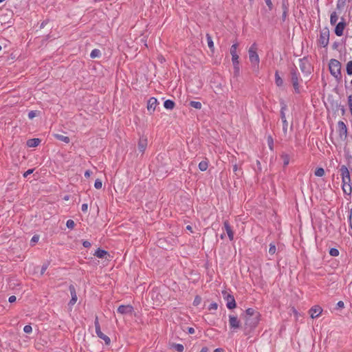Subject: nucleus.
Instances as JSON below:
<instances>
[{
	"instance_id": "f257e3e1",
	"label": "nucleus",
	"mask_w": 352,
	"mask_h": 352,
	"mask_svg": "<svg viewBox=\"0 0 352 352\" xmlns=\"http://www.w3.org/2000/svg\"><path fill=\"white\" fill-rule=\"evenodd\" d=\"M337 133L338 136L336 138V142H333L335 145L337 143L340 144L344 142L347 138L348 129L344 122L339 121L338 122Z\"/></svg>"
},
{
	"instance_id": "f03ea898",
	"label": "nucleus",
	"mask_w": 352,
	"mask_h": 352,
	"mask_svg": "<svg viewBox=\"0 0 352 352\" xmlns=\"http://www.w3.org/2000/svg\"><path fill=\"white\" fill-rule=\"evenodd\" d=\"M331 74L337 79H340L341 75V63L336 59H331L329 63Z\"/></svg>"
},
{
	"instance_id": "7ed1b4c3",
	"label": "nucleus",
	"mask_w": 352,
	"mask_h": 352,
	"mask_svg": "<svg viewBox=\"0 0 352 352\" xmlns=\"http://www.w3.org/2000/svg\"><path fill=\"white\" fill-rule=\"evenodd\" d=\"M340 175L342 177V188L343 190V192H346V185L349 186V184H351V177L349 171L347 168V167L345 165H342L340 167Z\"/></svg>"
},
{
	"instance_id": "20e7f679",
	"label": "nucleus",
	"mask_w": 352,
	"mask_h": 352,
	"mask_svg": "<svg viewBox=\"0 0 352 352\" xmlns=\"http://www.w3.org/2000/svg\"><path fill=\"white\" fill-rule=\"evenodd\" d=\"M256 45L254 43L249 49L248 54H249V58L251 62V63L254 66L258 68V64H259V56L256 52Z\"/></svg>"
},
{
	"instance_id": "39448f33",
	"label": "nucleus",
	"mask_w": 352,
	"mask_h": 352,
	"mask_svg": "<svg viewBox=\"0 0 352 352\" xmlns=\"http://www.w3.org/2000/svg\"><path fill=\"white\" fill-rule=\"evenodd\" d=\"M280 118L283 122V132L286 135L287 133V129H288V122L287 121L286 116H285V111L287 109V104L285 103L284 101L280 102Z\"/></svg>"
},
{
	"instance_id": "423d86ee",
	"label": "nucleus",
	"mask_w": 352,
	"mask_h": 352,
	"mask_svg": "<svg viewBox=\"0 0 352 352\" xmlns=\"http://www.w3.org/2000/svg\"><path fill=\"white\" fill-rule=\"evenodd\" d=\"M94 324H95L96 333L98 337L100 338V339L103 340L107 345H109L111 343V340L107 336L104 335L101 331L100 326L98 318L97 316L96 317V319L94 321Z\"/></svg>"
},
{
	"instance_id": "0eeeda50",
	"label": "nucleus",
	"mask_w": 352,
	"mask_h": 352,
	"mask_svg": "<svg viewBox=\"0 0 352 352\" xmlns=\"http://www.w3.org/2000/svg\"><path fill=\"white\" fill-rule=\"evenodd\" d=\"M223 297L224 300L226 302V307L229 309H233L236 307V303L234 299V297L232 295L227 293L226 292H223Z\"/></svg>"
},
{
	"instance_id": "6e6552de",
	"label": "nucleus",
	"mask_w": 352,
	"mask_h": 352,
	"mask_svg": "<svg viewBox=\"0 0 352 352\" xmlns=\"http://www.w3.org/2000/svg\"><path fill=\"white\" fill-rule=\"evenodd\" d=\"M329 40V32L328 30H322L320 33L318 43L321 47H325L328 45Z\"/></svg>"
},
{
	"instance_id": "1a4fd4ad",
	"label": "nucleus",
	"mask_w": 352,
	"mask_h": 352,
	"mask_svg": "<svg viewBox=\"0 0 352 352\" xmlns=\"http://www.w3.org/2000/svg\"><path fill=\"white\" fill-rule=\"evenodd\" d=\"M299 67L302 72L305 74H310L311 67L307 58L300 59Z\"/></svg>"
},
{
	"instance_id": "9d476101",
	"label": "nucleus",
	"mask_w": 352,
	"mask_h": 352,
	"mask_svg": "<svg viewBox=\"0 0 352 352\" xmlns=\"http://www.w3.org/2000/svg\"><path fill=\"white\" fill-rule=\"evenodd\" d=\"M158 104L157 100L155 98L151 97L148 99L146 108L150 114L153 113Z\"/></svg>"
},
{
	"instance_id": "9b49d317",
	"label": "nucleus",
	"mask_w": 352,
	"mask_h": 352,
	"mask_svg": "<svg viewBox=\"0 0 352 352\" xmlns=\"http://www.w3.org/2000/svg\"><path fill=\"white\" fill-rule=\"evenodd\" d=\"M291 80H292L293 87L295 89V91L296 93H299L300 89H299V83H298V76L295 71L291 72Z\"/></svg>"
},
{
	"instance_id": "f8f14e48",
	"label": "nucleus",
	"mask_w": 352,
	"mask_h": 352,
	"mask_svg": "<svg viewBox=\"0 0 352 352\" xmlns=\"http://www.w3.org/2000/svg\"><path fill=\"white\" fill-rule=\"evenodd\" d=\"M322 312V309L319 305H316L311 307L309 310V314L311 318L319 317Z\"/></svg>"
},
{
	"instance_id": "ddd939ff",
	"label": "nucleus",
	"mask_w": 352,
	"mask_h": 352,
	"mask_svg": "<svg viewBox=\"0 0 352 352\" xmlns=\"http://www.w3.org/2000/svg\"><path fill=\"white\" fill-rule=\"evenodd\" d=\"M346 28V23L344 22V19H342V21L339 22L335 28V34L338 36H341L343 35L344 30Z\"/></svg>"
},
{
	"instance_id": "4468645a",
	"label": "nucleus",
	"mask_w": 352,
	"mask_h": 352,
	"mask_svg": "<svg viewBox=\"0 0 352 352\" xmlns=\"http://www.w3.org/2000/svg\"><path fill=\"white\" fill-rule=\"evenodd\" d=\"M230 327L233 329L239 328L240 322L238 318L234 316H230L229 317Z\"/></svg>"
},
{
	"instance_id": "2eb2a0df",
	"label": "nucleus",
	"mask_w": 352,
	"mask_h": 352,
	"mask_svg": "<svg viewBox=\"0 0 352 352\" xmlns=\"http://www.w3.org/2000/svg\"><path fill=\"white\" fill-rule=\"evenodd\" d=\"M147 146V139L144 137H141L138 142V150L140 153H144Z\"/></svg>"
},
{
	"instance_id": "dca6fc26",
	"label": "nucleus",
	"mask_w": 352,
	"mask_h": 352,
	"mask_svg": "<svg viewBox=\"0 0 352 352\" xmlns=\"http://www.w3.org/2000/svg\"><path fill=\"white\" fill-rule=\"evenodd\" d=\"M118 312L120 314H132L133 307L131 305H120L118 308Z\"/></svg>"
},
{
	"instance_id": "f3484780",
	"label": "nucleus",
	"mask_w": 352,
	"mask_h": 352,
	"mask_svg": "<svg viewBox=\"0 0 352 352\" xmlns=\"http://www.w3.org/2000/svg\"><path fill=\"white\" fill-rule=\"evenodd\" d=\"M233 69H234V76L237 77L240 74V65L239 59L232 60Z\"/></svg>"
},
{
	"instance_id": "a211bd4d",
	"label": "nucleus",
	"mask_w": 352,
	"mask_h": 352,
	"mask_svg": "<svg viewBox=\"0 0 352 352\" xmlns=\"http://www.w3.org/2000/svg\"><path fill=\"white\" fill-rule=\"evenodd\" d=\"M238 44L234 43L230 47V54L232 55V60L234 59H239V55L237 54L236 50H237Z\"/></svg>"
},
{
	"instance_id": "6ab92c4d",
	"label": "nucleus",
	"mask_w": 352,
	"mask_h": 352,
	"mask_svg": "<svg viewBox=\"0 0 352 352\" xmlns=\"http://www.w3.org/2000/svg\"><path fill=\"white\" fill-rule=\"evenodd\" d=\"M41 140L39 138L30 139L27 141V146L29 147H36L38 146Z\"/></svg>"
},
{
	"instance_id": "aec40b11",
	"label": "nucleus",
	"mask_w": 352,
	"mask_h": 352,
	"mask_svg": "<svg viewBox=\"0 0 352 352\" xmlns=\"http://www.w3.org/2000/svg\"><path fill=\"white\" fill-rule=\"evenodd\" d=\"M70 293L72 295V299L70 300V304L74 305L77 301V296L76 293L75 288L73 285H70L69 287Z\"/></svg>"
},
{
	"instance_id": "412c9836",
	"label": "nucleus",
	"mask_w": 352,
	"mask_h": 352,
	"mask_svg": "<svg viewBox=\"0 0 352 352\" xmlns=\"http://www.w3.org/2000/svg\"><path fill=\"white\" fill-rule=\"evenodd\" d=\"M175 106V102L173 101L172 100L168 99V100H165L164 102V108L166 109H168V110L173 109Z\"/></svg>"
},
{
	"instance_id": "4be33fe9",
	"label": "nucleus",
	"mask_w": 352,
	"mask_h": 352,
	"mask_svg": "<svg viewBox=\"0 0 352 352\" xmlns=\"http://www.w3.org/2000/svg\"><path fill=\"white\" fill-rule=\"evenodd\" d=\"M225 228H226V230L227 232V234L228 235V237H229L230 240V241L233 240V239H234V233H233L230 226H229V224L226 221L225 223Z\"/></svg>"
},
{
	"instance_id": "5701e85b",
	"label": "nucleus",
	"mask_w": 352,
	"mask_h": 352,
	"mask_svg": "<svg viewBox=\"0 0 352 352\" xmlns=\"http://www.w3.org/2000/svg\"><path fill=\"white\" fill-rule=\"evenodd\" d=\"M107 254H108V252L107 251L101 250V249H98L96 251L94 256H96L98 258H104L105 256Z\"/></svg>"
},
{
	"instance_id": "b1692460",
	"label": "nucleus",
	"mask_w": 352,
	"mask_h": 352,
	"mask_svg": "<svg viewBox=\"0 0 352 352\" xmlns=\"http://www.w3.org/2000/svg\"><path fill=\"white\" fill-rule=\"evenodd\" d=\"M55 138L60 140V141H62L65 143H67L68 144L69 142H70V139L69 137L67 136H65L63 135H61V134H55Z\"/></svg>"
},
{
	"instance_id": "393cba45",
	"label": "nucleus",
	"mask_w": 352,
	"mask_h": 352,
	"mask_svg": "<svg viewBox=\"0 0 352 352\" xmlns=\"http://www.w3.org/2000/svg\"><path fill=\"white\" fill-rule=\"evenodd\" d=\"M338 20V16L336 12H333L330 16L331 25H335L337 23Z\"/></svg>"
},
{
	"instance_id": "a878e982",
	"label": "nucleus",
	"mask_w": 352,
	"mask_h": 352,
	"mask_svg": "<svg viewBox=\"0 0 352 352\" xmlns=\"http://www.w3.org/2000/svg\"><path fill=\"white\" fill-rule=\"evenodd\" d=\"M275 82L278 87H281L283 85V80L281 78V77L279 76V74L278 72H276V73H275Z\"/></svg>"
},
{
	"instance_id": "bb28decb",
	"label": "nucleus",
	"mask_w": 352,
	"mask_h": 352,
	"mask_svg": "<svg viewBox=\"0 0 352 352\" xmlns=\"http://www.w3.org/2000/svg\"><path fill=\"white\" fill-rule=\"evenodd\" d=\"M281 160H283L284 166H287L289 164L290 157L289 155L286 153H283L280 155Z\"/></svg>"
},
{
	"instance_id": "cd10ccee",
	"label": "nucleus",
	"mask_w": 352,
	"mask_h": 352,
	"mask_svg": "<svg viewBox=\"0 0 352 352\" xmlns=\"http://www.w3.org/2000/svg\"><path fill=\"white\" fill-rule=\"evenodd\" d=\"M101 55V52L98 49H94L91 51V54H90V56L91 58H98V57H100Z\"/></svg>"
},
{
	"instance_id": "c85d7f7f",
	"label": "nucleus",
	"mask_w": 352,
	"mask_h": 352,
	"mask_svg": "<svg viewBox=\"0 0 352 352\" xmlns=\"http://www.w3.org/2000/svg\"><path fill=\"white\" fill-rule=\"evenodd\" d=\"M190 106L195 109H200L202 107V104L200 102L198 101H190Z\"/></svg>"
},
{
	"instance_id": "c756f323",
	"label": "nucleus",
	"mask_w": 352,
	"mask_h": 352,
	"mask_svg": "<svg viewBox=\"0 0 352 352\" xmlns=\"http://www.w3.org/2000/svg\"><path fill=\"white\" fill-rule=\"evenodd\" d=\"M324 170L322 168H318L316 169L314 174L317 177H322L324 175Z\"/></svg>"
},
{
	"instance_id": "7c9ffc66",
	"label": "nucleus",
	"mask_w": 352,
	"mask_h": 352,
	"mask_svg": "<svg viewBox=\"0 0 352 352\" xmlns=\"http://www.w3.org/2000/svg\"><path fill=\"white\" fill-rule=\"evenodd\" d=\"M199 168L201 171H205L208 168V162L206 161H201L199 164Z\"/></svg>"
},
{
	"instance_id": "2f4dec72",
	"label": "nucleus",
	"mask_w": 352,
	"mask_h": 352,
	"mask_svg": "<svg viewBox=\"0 0 352 352\" xmlns=\"http://www.w3.org/2000/svg\"><path fill=\"white\" fill-rule=\"evenodd\" d=\"M173 347L178 352H183L184 350V346L182 344H174Z\"/></svg>"
},
{
	"instance_id": "473e14b6",
	"label": "nucleus",
	"mask_w": 352,
	"mask_h": 352,
	"mask_svg": "<svg viewBox=\"0 0 352 352\" xmlns=\"http://www.w3.org/2000/svg\"><path fill=\"white\" fill-rule=\"evenodd\" d=\"M346 70L348 75H352V60L347 63Z\"/></svg>"
},
{
	"instance_id": "72a5a7b5",
	"label": "nucleus",
	"mask_w": 352,
	"mask_h": 352,
	"mask_svg": "<svg viewBox=\"0 0 352 352\" xmlns=\"http://www.w3.org/2000/svg\"><path fill=\"white\" fill-rule=\"evenodd\" d=\"M276 251V245L274 243L270 244V248H269V254L271 255H273L275 254Z\"/></svg>"
},
{
	"instance_id": "f704fd0d",
	"label": "nucleus",
	"mask_w": 352,
	"mask_h": 352,
	"mask_svg": "<svg viewBox=\"0 0 352 352\" xmlns=\"http://www.w3.org/2000/svg\"><path fill=\"white\" fill-rule=\"evenodd\" d=\"M207 41H208V45L209 48L212 50L214 47V43H213L211 36H210L208 34H207Z\"/></svg>"
},
{
	"instance_id": "c9c22d12",
	"label": "nucleus",
	"mask_w": 352,
	"mask_h": 352,
	"mask_svg": "<svg viewBox=\"0 0 352 352\" xmlns=\"http://www.w3.org/2000/svg\"><path fill=\"white\" fill-rule=\"evenodd\" d=\"M102 181L100 179H97L96 181H95V183H94V187L96 188V189H100L102 188Z\"/></svg>"
},
{
	"instance_id": "e433bc0d",
	"label": "nucleus",
	"mask_w": 352,
	"mask_h": 352,
	"mask_svg": "<svg viewBox=\"0 0 352 352\" xmlns=\"http://www.w3.org/2000/svg\"><path fill=\"white\" fill-rule=\"evenodd\" d=\"M329 254L332 256H338L339 255V251L336 248H331L329 251Z\"/></svg>"
},
{
	"instance_id": "4c0bfd02",
	"label": "nucleus",
	"mask_w": 352,
	"mask_h": 352,
	"mask_svg": "<svg viewBox=\"0 0 352 352\" xmlns=\"http://www.w3.org/2000/svg\"><path fill=\"white\" fill-rule=\"evenodd\" d=\"M6 48H8V41L6 40L0 41V51Z\"/></svg>"
},
{
	"instance_id": "58836bf2",
	"label": "nucleus",
	"mask_w": 352,
	"mask_h": 352,
	"mask_svg": "<svg viewBox=\"0 0 352 352\" xmlns=\"http://www.w3.org/2000/svg\"><path fill=\"white\" fill-rule=\"evenodd\" d=\"M23 331L26 333H30L32 331V327L30 325H25L23 327Z\"/></svg>"
},
{
	"instance_id": "ea45409f",
	"label": "nucleus",
	"mask_w": 352,
	"mask_h": 352,
	"mask_svg": "<svg viewBox=\"0 0 352 352\" xmlns=\"http://www.w3.org/2000/svg\"><path fill=\"white\" fill-rule=\"evenodd\" d=\"M346 1V0H338L337 7L338 8H342L345 5Z\"/></svg>"
},
{
	"instance_id": "a19ab883",
	"label": "nucleus",
	"mask_w": 352,
	"mask_h": 352,
	"mask_svg": "<svg viewBox=\"0 0 352 352\" xmlns=\"http://www.w3.org/2000/svg\"><path fill=\"white\" fill-rule=\"evenodd\" d=\"M36 116V111H30L28 113V118L30 119H33Z\"/></svg>"
},
{
	"instance_id": "79ce46f5",
	"label": "nucleus",
	"mask_w": 352,
	"mask_h": 352,
	"mask_svg": "<svg viewBox=\"0 0 352 352\" xmlns=\"http://www.w3.org/2000/svg\"><path fill=\"white\" fill-rule=\"evenodd\" d=\"M34 171V169H28L23 173V177L26 178L29 175L32 174Z\"/></svg>"
},
{
	"instance_id": "37998d69",
	"label": "nucleus",
	"mask_w": 352,
	"mask_h": 352,
	"mask_svg": "<svg viewBox=\"0 0 352 352\" xmlns=\"http://www.w3.org/2000/svg\"><path fill=\"white\" fill-rule=\"evenodd\" d=\"M75 226L74 221H67V227L68 228L72 229Z\"/></svg>"
},
{
	"instance_id": "c03bdc74",
	"label": "nucleus",
	"mask_w": 352,
	"mask_h": 352,
	"mask_svg": "<svg viewBox=\"0 0 352 352\" xmlns=\"http://www.w3.org/2000/svg\"><path fill=\"white\" fill-rule=\"evenodd\" d=\"M348 107H352V95H349L347 97Z\"/></svg>"
},
{
	"instance_id": "a18cd8bd",
	"label": "nucleus",
	"mask_w": 352,
	"mask_h": 352,
	"mask_svg": "<svg viewBox=\"0 0 352 352\" xmlns=\"http://www.w3.org/2000/svg\"><path fill=\"white\" fill-rule=\"evenodd\" d=\"M218 308V305L217 303H212L210 305V307H209V309L211 310V309H217Z\"/></svg>"
},
{
	"instance_id": "49530a36",
	"label": "nucleus",
	"mask_w": 352,
	"mask_h": 352,
	"mask_svg": "<svg viewBox=\"0 0 352 352\" xmlns=\"http://www.w3.org/2000/svg\"><path fill=\"white\" fill-rule=\"evenodd\" d=\"M38 239H39L38 236L35 235V236H34L32 238V239H31V242H32L33 244H34L35 243H36V242L38 241Z\"/></svg>"
},
{
	"instance_id": "de8ad7c7",
	"label": "nucleus",
	"mask_w": 352,
	"mask_h": 352,
	"mask_svg": "<svg viewBox=\"0 0 352 352\" xmlns=\"http://www.w3.org/2000/svg\"><path fill=\"white\" fill-rule=\"evenodd\" d=\"M254 313V310L253 309L249 308L246 310V314L250 316H252Z\"/></svg>"
},
{
	"instance_id": "09e8293b",
	"label": "nucleus",
	"mask_w": 352,
	"mask_h": 352,
	"mask_svg": "<svg viewBox=\"0 0 352 352\" xmlns=\"http://www.w3.org/2000/svg\"><path fill=\"white\" fill-rule=\"evenodd\" d=\"M265 3L269 7L270 10L272 8V3L271 0H265Z\"/></svg>"
},
{
	"instance_id": "8fccbe9b",
	"label": "nucleus",
	"mask_w": 352,
	"mask_h": 352,
	"mask_svg": "<svg viewBox=\"0 0 352 352\" xmlns=\"http://www.w3.org/2000/svg\"><path fill=\"white\" fill-rule=\"evenodd\" d=\"M82 245L85 248H89L91 246V243L88 241H84Z\"/></svg>"
},
{
	"instance_id": "3c124183",
	"label": "nucleus",
	"mask_w": 352,
	"mask_h": 352,
	"mask_svg": "<svg viewBox=\"0 0 352 352\" xmlns=\"http://www.w3.org/2000/svg\"><path fill=\"white\" fill-rule=\"evenodd\" d=\"M16 296H10V297H9V298H8V301H9L10 302H11V303H12V302H15V301H16Z\"/></svg>"
},
{
	"instance_id": "603ef678",
	"label": "nucleus",
	"mask_w": 352,
	"mask_h": 352,
	"mask_svg": "<svg viewBox=\"0 0 352 352\" xmlns=\"http://www.w3.org/2000/svg\"><path fill=\"white\" fill-rule=\"evenodd\" d=\"M268 143H269V146H270V149H272L273 140H272V138L271 137L268 138Z\"/></svg>"
},
{
	"instance_id": "864d4df0",
	"label": "nucleus",
	"mask_w": 352,
	"mask_h": 352,
	"mask_svg": "<svg viewBox=\"0 0 352 352\" xmlns=\"http://www.w3.org/2000/svg\"><path fill=\"white\" fill-rule=\"evenodd\" d=\"M345 194L351 195L352 193V184H349V190H346V192H344Z\"/></svg>"
},
{
	"instance_id": "5fc2aeb1",
	"label": "nucleus",
	"mask_w": 352,
	"mask_h": 352,
	"mask_svg": "<svg viewBox=\"0 0 352 352\" xmlns=\"http://www.w3.org/2000/svg\"><path fill=\"white\" fill-rule=\"evenodd\" d=\"M87 208H88V206L87 204H83L82 205V207H81V209L83 212H86L87 210Z\"/></svg>"
},
{
	"instance_id": "6e6d98bb",
	"label": "nucleus",
	"mask_w": 352,
	"mask_h": 352,
	"mask_svg": "<svg viewBox=\"0 0 352 352\" xmlns=\"http://www.w3.org/2000/svg\"><path fill=\"white\" fill-rule=\"evenodd\" d=\"M337 306L340 308H343L344 306V302L343 301H339L338 303H337Z\"/></svg>"
},
{
	"instance_id": "4d7b16f0",
	"label": "nucleus",
	"mask_w": 352,
	"mask_h": 352,
	"mask_svg": "<svg viewBox=\"0 0 352 352\" xmlns=\"http://www.w3.org/2000/svg\"><path fill=\"white\" fill-rule=\"evenodd\" d=\"M48 23L47 20L43 21L40 25V28H43Z\"/></svg>"
},
{
	"instance_id": "13d9d810",
	"label": "nucleus",
	"mask_w": 352,
	"mask_h": 352,
	"mask_svg": "<svg viewBox=\"0 0 352 352\" xmlns=\"http://www.w3.org/2000/svg\"><path fill=\"white\" fill-rule=\"evenodd\" d=\"M47 268V265H43L42 269H41V274H43L45 273Z\"/></svg>"
},
{
	"instance_id": "bf43d9fd",
	"label": "nucleus",
	"mask_w": 352,
	"mask_h": 352,
	"mask_svg": "<svg viewBox=\"0 0 352 352\" xmlns=\"http://www.w3.org/2000/svg\"><path fill=\"white\" fill-rule=\"evenodd\" d=\"M91 175V171L90 170H86L85 173V177H89Z\"/></svg>"
},
{
	"instance_id": "052dcab7",
	"label": "nucleus",
	"mask_w": 352,
	"mask_h": 352,
	"mask_svg": "<svg viewBox=\"0 0 352 352\" xmlns=\"http://www.w3.org/2000/svg\"><path fill=\"white\" fill-rule=\"evenodd\" d=\"M186 229H187L188 230H189V231H190V232H191V233H192V232H193V231H192V226H186Z\"/></svg>"
},
{
	"instance_id": "680f3d73",
	"label": "nucleus",
	"mask_w": 352,
	"mask_h": 352,
	"mask_svg": "<svg viewBox=\"0 0 352 352\" xmlns=\"http://www.w3.org/2000/svg\"><path fill=\"white\" fill-rule=\"evenodd\" d=\"M286 16H287V9H285L284 10L283 14V20L285 19Z\"/></svg>"
},
{
	"instance_id": "e2e57ef3",
	"label": "nucleus",
	"mask_w": 352,
	"mask_h": 352,
	"mask_svg": "<svg viewBox=\"0 0 352 352\" xmlns=\"http://www.w3.org/2000/svg\"><path fill=\"white\" fill-rule=\"evenodd\" d=\"M188 332H189L190 333H194L195 330H194V329H193V328L190 327V328L188 329Z\"/></svg>"
},
{
	"instance_id": "0e129e2a",
	"label": "nucleus",
	"mask_w": 352,
	"mask_h": 352,
	"mask_svg": "<svg viewBox=\"0 0 352 352\" xmlns=\"http://www.w3.org/2000/svg\"><path fill=\"white\" fill-rule=\"evenodd\" d=\"M200 352H208V349L206 347H204L201 349Z\"/></svg>"
},
{
	"instance_id": "69168bd1",
	"label": "nucleus",
	"mask_w": 352,
	"mask_h": 352,
	"mask_svg": "<svg viewBox=\"0 0 352 352\" xmlns=\"http://www.w3.org/2000/svg\"><path fill=\"white\" fill-rule=\"evenodd\" d=\"M199 299H198L197 298H195V301H194V303L197 305V304L199 303Z\"/></svg>"
},
{
	"instance_id": "338daca9",
	"label": "nucleus",
	"mask_w": 352,
	"mask_h": 352,
	"mask_svg": "<svg viewBox=\"0 0 352 352\" xmlns=\"http://www.w3.org/2000/svg\"><path fill=\"white\" fill-rule=\"evenodd\" d=\"M69 197V195H66V196L64 197V199L65 200H68Z\"/></svg>"
},
{
	"instance_id": "774afa93",
	"label": "nucleus",
	"mask_w": 352,
	"mask_h": 352,
	"mask_svg": "<svg viewBox=\"0 0 352 352\" xmlns=\"http://www.w3.org/2000/svg\"><path fill=\"white\" fill-rule=\"evenodd\" d=\"M214 352H220V349H216Z\"/></svg>"
}]
</instances>
